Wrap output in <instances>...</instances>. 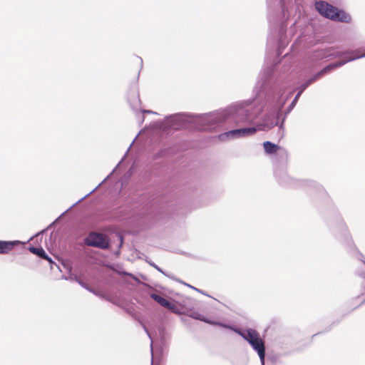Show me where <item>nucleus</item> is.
Masks as SVG:
<instances>
[{
	"instance_id": "b1692460",
	"label": "nucleus",
	"mask_w": 365,
	"mask_h": 365,
	"mask_svg": "<svg viewBox=\"0 0 365 365\" xmlns=\"http://www.w3.org/2000/svg\"><path fill=\"white\" fill-rule=\"evenodd\" d=\"M150 264L152 267H153L154 268H155L158 271H159L160 272H161L164 275L167 276V274L164 272V271L161 268H160L158 265H156L155 263H150Z\"/></svg>"
},
{
	"instance_id": "20e7f679",
	"label": "nucleus",
	"mask_w": 365,
	"mask_h": 365,
	"mask_svg": "<svg viewBox=\"0 0 365 365\" xmlns=\"http://www.w3.org/2000/svg\"><path fill=\"white\" fill-rule=\"evenodd\" d=\"M200 120L203 123L204 129L211 130L224 122H235L237 124L251 123L253 121V118L247 110L240 108H230L220 113L205 115L202 117Z\"/></svg>"
},
{
	"instance_id": "2eb2a0df",
	"label": "nucleus",
	"mask_w": 365,
	"mask_h": 365,
	"mask_svg": "<svg viewBox=\"0 0 365 365\" xmlns=\"http://www.w3.org/2000/svg\"><path fill=\"white\" fill-rule=\"evenodd\" d=\"M150 297L153 299H154L155 302H157L158 304H160L162 307L175 312V306L173 304H172L170 302L167 300L166 299L163 298V297H161L155 293L150 294Z\"/></svg>"
},
{
	"instance_id": "a211bd4d",
	"label": "nucleus",
	"mask_w": 365,
	"mask_h": 365,
	"mask_svg": "<svg viewBox=\"0 0 365 365\" xmlns=\"http://www.w3.org/2000/svg\"><path fill=\"white\" fill-rule=\"evenodd\" d=\"M302 93H301L300 91H298L297 93L295 95L294 98H293V100L292 101V102L290 103V104L287 108H284L285 115H289L291 113V111L294 109Z\"/></svg>"
},
{
	"instance_id": "f257e3e1",
	"label": "nucleus",
	"mask_w": 365,
	"mask_h": 365,
	"mask_svg": "<svg viewBox=\"0 0 365 365\" xmlns=\"http://www.w3.org/2000/svg\"><path fill=\"white\" fill-rule=\"evenodd\" d=\"M264 89L262 112L283 113V108L292 97L294 91L287 83L274 75V67H264L259 72L255 90L259 92Z\"/></svg>"
},
{
	"instance_id": "9d476101",
	"label": "nucleus",
	"mask_w": 365,
	"mask_h": 365,
	"mask_svg": "<svg viewBox=\"0 0 365 365\" xmlns=\"http://www.w3.org/2000/svg\"><path fill=\"white\" fill-rule=\"evenodd\" d=\"M257 130L255 127L241 128L231 130L218 135L217 138L222 142L230 139L240 138L254 134Z\"/></svg>"
},
{
	"instance_id": "393cba45",
	"label": "nucleus",
	"mask_w": 365,
	"mask_h": 365,
	"mask_svg": "<svg viewBox=\"0 0 365 365\" xmlns=\"http://www.w3.org/2000/svg\"><path fill=\"white\" fill-rule=\"evenodd\" d=\"M98 188V187H96L95 189H93L91 192H90L88 195H86V196L81 197V200H79L78 202H76L75 204H73L68 210H69L70 209H71L73 206H75L78 202H81V200H83V199H85L88 195H89L91 193H92L93 192H94L96 189Z\"/></svg>"
},
{
	"instance_id": "1a4fd4ad",
	"label": "nucleus",
	"mask_w": 365,
	"mask_h": 365,
	"mask_svg": "<svg viewBox=\"0 0 365 365\" xmlns=\"http://www.w3.org/2000/svg\"><path fill=\"white\" fill-rule=\"evenodd\" d=\"M268 20L270 24H274L282 21L285 18V8L282 0L277 1V9L274 5L267 1Z\"/></svg>"
},
{
	"instance_id": "dca6fc26",
	"label": "nucleus",
	"mask_w": 365,
	"mask_h": 365,
	"mask_svg": "<svg viewBox=\"0 0 365 365\" xmlns=\"http://www.w3.org/2000/svg\"><path fill=\"white\" fill-rule=\"evenodd\" d=\"M29 251L31 253L36 255L39 257L46 259L47 261H48L51 263L53 262L51 258L46 253L44 250L41 247H30Z\"/></svg>"
},
{
	"instance_id": "a878e982",
	"label": "nucleus",
	"mask_w": 365,
	"mask_h": 365,
	"mask_svg": "<svg viewBox=\"0 0 365 365\" xmlns=\"http://www.w3.org/2000/svg\"><path fill=\"white\" fill-rule=\"evenodd\" d=\"M120 241V245L123 244V237L121 235L119 236Z\"/></svg>"
},
{
	"instance_id": "6ab92c4d",
	"label": "nucleus",
	"mask_w": 365,
	"mask_h": 365,
	"mask_svg": "<svg viewBox=\"0 0 365 365\" xmlns=\"http://www.w3.org/2000/svg\"><path fill=\"white\" fill-rule=\"evenodd\" d=\"M209 324L217 325V326H219V327H223V328L229 329L235 331V333H236V331L240 330V329L237 328V327H235L234 326H232V325H230V324H225V323H222V322H216V321L210 320V322H209Z\"/></svg>"
},
{
	"instance_id": "4be33fe9",
	"label": "nucleus",
	"mask_w": 365,
	"mask_h": 365,
	"mask_svg": "<svg viewBox=\"0 0 365 365\" xmlns=\"http://www.w3.org/2000/svg\"><path fill=\"white\" fill-rule=\"evenodd\" d=\"M143 329L145 330V331L146 332L148 336L150 338V339L151 340V343H150V350H151V353L153 354V339H152V337L150 336V334L148 329V328L146 327V326L145 324H143V323L141 324Z\"/></svg>"
},
{
	"instance_id": "0eeeda50",
	"label": "nucleus",
	"mask_w": 365,
	"mask_h": 365,
	"mask_svg": "<svg viewBox=\"0 0 365 365\" xmlns=\"http://www.w3.org/2000/svg\"><path fill=\"white\" fill-rule=\"evenodd\" d=\"M236 333L249 343L255 351L260 359L262 365H264L265 344L259 334L254 329L248 328L236 331Z\"/></svg>"
},
{
	"instance_id": "7ed1b4c3",
	"label": "nucleus",
	"mask_w": 365,
	"mask_h": 365,
	"mask_svg": "<svg viewBox=\"0 0 365 365\" xmlns=\"http://www.w3.org/2000/svg\"><path fill=\"white\" fill-rule=\"evenodd\" d=\"M358 52L357 50H346L344 51H339L334 47H329L324 49H321L317 51L316 56L319 58H339L341 56H347L346 58L341 60L337 62H334L330 63L323 68L321 71L315 73L313 76L307 79L304 83H303L299 88L298 90L301 93H303L305 89L309 86L312 83L322 78L325 74L331 72L334 69L341 67L348 62L353 61L354 60L361 58L365 57V53L361 55H354Z\"/></svg>"
},
{
	"instance_id": "f8f14e48",
	"label": "nucleus",
	"mask_w": 365,
	"mask_h": 365,
	"mask_svg": "<svg viewBox=\"0 0 365 365\" xmlns=\"http://www.w3.org/2000/svg\"><path fill=\"white\" fill-rule=\"evenodd\" d=\"M85 243L88 246L106 249L109 246L108 241L105 235L101 233H91L86 239Z\"/></svg>"
},
{
	"instance_id": "39448f33",
	"label": "nucleus",
	"mask_w": 365,
	"mask_h": 365,
	"mask_svg": "<svg viewBox=\"0 0 365 365\" xmlns=\"http://www.w3.org/2000/svg\"><path fill=\"white\" fill-rule=\"evenodd\" d=\"M261 122L257 125L258 130H269L274 127H277V135L282 138L284 135V121L288 115H285V110L283 113L277 112H264Z\"/></svg>"
},
{
	"instance_id": "f03ea898",
	"label": "nucleus",
	"mask_w": 365,
	"mask_h": 365,
	"mask_svg": "<svg viewBox=\"0 0 365 365\" xmlns=\"http://www.w3.org/2000/svg\"><path fill=\"white\" fill-rule=\"evenodd\" d=\"M263 146L267 154H277V156L282 159V162L280 165L275 164L274 169V176L280 185H288L296 183L299 187L309 191H317L322 196H327V192L318 182L309 180L296 181L288 175L285 168V163L287 160V153L284 150L281 149L279 146L270 141H265L263 143Z\"/></svg>"
},
{
	"instance_id": "ddd939ff",
	"label": "nucleus",
	"mask_w": 365,
	"mask_h": 365,
	"mask_svg": "<svg viewBox=\"0 0 365 365\" xmlns=\"http://www.w3.org/2000/svg\"><path fill=\"white\" fill-rule=\"evenodd\" d=\"M129 102H130L132 109L136 113V114H139V115H140V118L139 117V118H138V122L140 123H142L144 120V116H143L144 113L157 114V113L153 112L152 110H140V112L138 113V108L140 104V101L138 94L134 97L133 101H131V100L129 99Z\"/></svg>"
},
{
	"instance_id": "aec40b11",
	"label": "nucleus",
	"mask_w": 365,
	"mask_h": 365,
	"mask_svg": "<svg viewBox=\"0 0 365 365\" xmlns=\"http://www.w3.org/2000/svg\"><path fill=\"white\" fill-rule=\"evenodd\" d=\"M74 279H76V281L83 288L86 289L87 290H88L89 292L93 293L94 294L97 295V296H101L102 297L103 295L102 294H100L98 292H96L94 289H93L91 287H88L87 284H86L84 282H83L80 279H78L76 276L74 277Z\"/></svg>"
},
{
	"instance_id": "6e6552de",
	"label": "nucleus",
	"mask_w": 365,
	"mask_h": 365,
	"mask_svg": "<svg viewBox=\"0 0 365 365\" xmlns=\"http://www.w3.org/2000/svg\"><path fill=\"white\" fill-rule=\"evenodd\" d=\"M188 115L185 113H175L165 118V119L158 123V128L163 130L168 129L178 130L184 125L185 123L188 122Z\"/></svg>"
},
{
	"instance_id": "bb28decb",
	"label": "nucleus",
	"mask_w": 365,
	"mask_h": 365,
	"mask_svg": "<svg viewBox=\"0 0 365 365\" xmlns=\"http://www.w3.org/2000/svg\"><path fill=\"white\" fill-rule=\"evenodd\" d=\"M140 61L141 63H143V59L141 58H140Z\"/></svg>"
},
{
	"instance_id": "5701e85b",
	"label": "nucleus",
	"mask_w": 365,
	"mask_h": 365,
	"mask_svg": "<svg viewBox=\"0 0 365 365\" xmlns=\"http://www.w3.org/2000/svg\"><path fill=\"white\" fill-rule=\"evenodd\" d=\"M275 44V40L272 36H269L267 40V45L268 46H274Z\"/></svg>"
},
{
	"instance_id": "423d86ee",
	"label": "nucleus",
	"mask_w": 365,
	"mask_h": 365,
	"mask_svg": "<svg viewBox=\"0 0 365 365\" xmlns=\"http://www.w3.org/2000/svg\"><path fill=\"white\" fill-rule=\"evenodd\" d=\"M316 10L326 19L341 23H349L351 21V16L324 1H319L315 3Z\"/></svg>"
},
{
	"instance_id": "f3484780",
	"label": "nucleus",
	"mask_w": 365,
	"mask_h": 365,
	"mask_svg": "<svg viewBox=\"0 0 365 365\" xmlns=\"http://www.w3.org/2000/svg\"><path fill=\"white\" fill-rule=\"evenodd\" d=\"M337 228L344 238L349 237L348 227L340 215L337 216Z\"/></svg>"
},
{
	"instance_id": "412c9836",
	"label": "nucleus",
	"mask_w": 365,
	"mask_h": 365,
	"mask_svg": "<svg viewBox=\"0 0 365 365\" xmlns=\"http://www.w3.org/2000/svg\"><path fill=\"white\" fill-rule=\"evenodd\" d=\"M191 317L195 319H197V320L204 322L207 323V324H209V322H210L209 319L205 317L202 314H200L198 312H193V313H192Z\"/></svg>"
},
{
	"instance_id": "9b49d317",
	"label": "nucleus",
	"mask_w": 365,
	"mask_h": 365,
	"mask_svg": "<svg viewBox=\"0 0 365 365\" xmlns=\"http://www.w3.org/2000/svg\"><path fill=\"white\" fill-rule=\"evenodd\" d=\"M290 40V36L287 34L286 25L281 22L277 32V56L282 54L283 50L287 47Z\"/></svg>"
},
{
	"instance_id": "4468645a",
	"label": "nucleus",
	"mask_w": 365,
	"mask_h": 365,
	"mask_svg": "<svg viewBox=\"0 0 365 365\" xmlns=\"http://www.w3.org/2000/svg\"><path fill=\"white\" fill-rule=\"evenodd\" d=\"M23 244L24 243L19 240H0V255L8 254L10 251H11L14 249L15 246Z\"/></svg>"
}]
</instances>
